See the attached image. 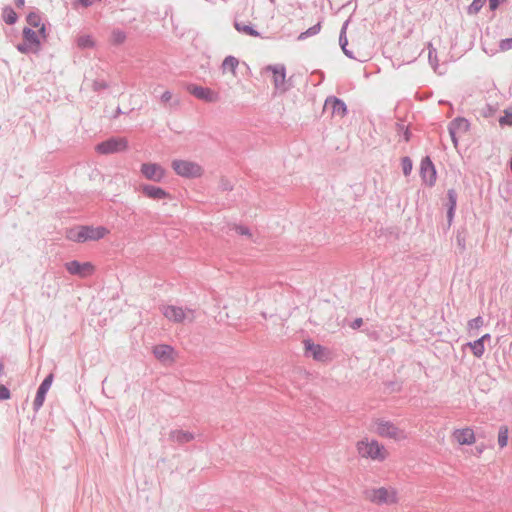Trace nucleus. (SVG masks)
<instances>
[{
    "instance_id": "obj_1",
    "label": "nucleus",
    "mask_w": 512,
    "mask_h": 512,
    "mask_svg": "<svg viewBox=\"0 0 512 512\" xmlns=\"http://www.w3.org/2000/svg\"><path fill=\"white\" fill-rule=\"evenodd\" d=\"M356 449L360 457L371 461L384 462L388 457L385 446L374 438L364 437L358 440Z\"/></svg>"
},
{
    "instance_id": "obj_2",
    "label": "nucleus",
    "mask_w": 512,
    "mask_h": 512,
    "mask_svg": "<svg viewBox=\"0 0 512 512\" xmlns=\"http://www.w3.org/2000/svg\"><path fill=\"white\" fill-rule=\"evenodd\" d=\"M171 168L176 175L185 179H197L204 175V168L192 160L173 159Z\"/></svg>"
},
{
    "instance_id": "obj_3",
    "label": "nucleus",
    "mask_w": 512,
    "mask_h": 512,
    "mask_svg": "<svg viewBox=\"0 0 512 512\" xmlns=\"http://www.w3.org/2000/svg\"><path fill=\"white\" fill-rule=\"evenodd\" d=\"M366 498L376 505H394L399 502L398 491L394 487H377L365 492Z\"/></svg>"
},
{
    "instance_id": "obj_4",
    "label": "nucleus",
    "mask_w": 512,
    "mask_h": 512,
    "mask_svg": "<svg viewBox=\"0 0 512 512\" xmlns=\"http://www.w3.org/2000/svg\"><path fill=\"white\" fill-rule=\"evenodd\" d=\"M16 49L21 54H39L42 50V43L39 41V36L36 31L31 27H23L22 29V42L16 45Z\"/></svg>"
},
{
    "instance_id": "obj_5",
    "label": "nucleus",
    "mask_w": 512,
    "mask_h": 512,
    "mask_svg": "<svg viewBox=\"0 0 512 512\" xmlns=\"http://www.w3.org/2000/svg\"><path fill=\"white\" fill-rule=\"evenodd\" d=\"M128 148L127 138L120 136H111L95 145V151L100 155L121 153L127 151Z\"/></svg>"
},
{
    "instance_id": "obj_6",
    "label": "nucleus",
    "mask_w": 512,
    "mask_h": 512,
    "mask_svg": "<svg viewBox=\"0 0 512 512\" xmlns=\"http://www.w3.org/2000/svg\"><path fill=\"white\" fill-rule=\"evenodd\" d=\"M64 267L69 274L80 278L92 276L96 271V267L92 262H81L76 259L65 262Z\"/></svg>"
},
{
    "instance_id": "obj_7",
    "label": "nucleus",
    "mask_w": 512,
    "mask_h": 512,
    "mask_svg": "<svg viewBox=\"0 0 512 512\" xmlns=\"http://www.w3.org/2000/svg\"><path fill=\"white\" fill-rule=\"evenodd\" d=\"M374 432L383 438H389L397 440L399 439V434L402 431L390 420H385L383 418H376L373 421Z\"/></svg>"
},
{
    "instance_id": "obj_8",
    "label": "nucleus",
    "mask_w": 512,
    "mask_h": 512,
    "mask_svg": "<svg viewBox=\"0 0 512 512\" xmlns=\"http://www.w3.org/2000/svg\"><path fill=\"white\" fill-rule=\"evenodd\" d=\"M263 70L272 73V82L277 90L286 92L290 89L291 85L286 84V66L284 64L267 65Z\"/></svg>"
},
{
    "instance_id": "obj_9",
    "label": "nucleus",
    "mask_w": 512,
    "mask_h": 512,
    "mask_svg": "<svg viewBox=\"0 0 512 512\" xmlns=\"http://www.w3.org/2000/svg\"><path fill=\"white\" fill-rule=\"evenodd\" d=\"M304 355L306 357H312L313 360L318 362H325L329 360V350L318 343H315L311 338H307L303 341Z\"/></svg>"
},
{
    "instance_id": "obj_10",
    "label": "nucleus",
    "mask_w": 512,
    "mask_h": 512,
    "mask_svg": "<svg viewBox=\"0 0 512 512\" xmlns=\"http://www.w3.org/2000/svg\"><path fill=\"white\" fill-rule=\"evenodd\" d=\"M140 172L142 176L153 182L160 183L166 177L165 168L157 162H145L140 166Z\"/></svg>"
},
{
    "instance_id": "obj_11",
    "label": "nucleus",
    "mask_w": 512,
    "mask_h": 512,
    "mask_svg": "<svg viewBox=\"0 0 512 512\" xmlns=\"http://www.w3.org/2000/svg\"><path fill=\"white\" fill-rule=\"evenodd\" d=\"M419 175L427 186L433 187L435 185L437 181V170L429 155L421 159Z\"/></svg>"
},
{
    "instance_id": "obj_12",
    "label": "nucleus",
    "mask_w": 512,
    "mask_h": 512,
    "mask_svg": "<svg viewBox=\"0 0 512 512\" xmlns=\"http://www.w3.org/2000/svg\"><path fill=\"white\" fill-rule=\"evenodd\" d=\"M54 381V374L51 372L45 376L40 385L37 388L36 395L33 401V410L38 412L43 406L48 391L50 390Z\"/></svg>"
},
{
    "instance_id": "obj_13",
    "label": "nucleus",
    "mask_w": 512,
    "mask_h": 512,
    "mask_svg": "<svg viewBox=\"0 0 512 512\" xmlns=\"http://www.w3.org/2000/svg\"><path fill=\"white\" fill-rule=\"evenodd\" d=\"M140 192L147 198L155 201L171 199V194L164 188L143 183L139 186Z\"/></svg>"
},
{
    "instance_id": "obj_14",
    "label": "nucleus",
    "mask_w": 512,
    "mask_h": 512,
    "mask_svg": "<svg viewBox=\"0 0 512 512\" xmlns=\"http://www.w3.org/2000/svg\"><path fill=\"white\" fill-rule=\"evenodd\" d=\"M82 230V235L84 239V243L88 241H98L103 239L106 235L110 233V230L105 226H93V225H80Z\"/></svg>"
},
{
    "instance_id": "obj_15",
    "label": "nucleus",
    "mask_w": 512,
    "mask_h": 512,
    "mask_svg": "<svg viewBox=\"0 0 512 512\" xmlns=\"http://www.w3.org/2000/svg\"><path fill=\"white\" fill-rule=\"evenodd\" d=\"M325 107L331 110L333 116L345 117L349 110L343 99L336 96H328L325 100Z\"/></svg>"
},
{
    "instance_id": "obj_16",
    "label": "nucleus",
    "mask_w": 512,
    "mask_h": 512,
    "mask_svg": "<svg viewBox=\"0 0 512 512\" xmlns=\"http://www.w3.org/2000/svg\"><path fill=\"white\" fill-rule=\"evenodd\" d=\"M188 91L191 95L199 100L206 102H215L218 100V94L208 87H203L197 84H190Z\"/></svg>"
},
{
    "instance_id": "obj_17",
    "label": "nucleus",
    "mask_w": 512,
    "mask_h": 512,
    "mask_svg": "<svg viewBox=\"0 0 512 512\" xmlns=\"http://www.w3.org/2000/svg\"><path fill=\"white\" fill-rule=\"evenodd\" d=\"M153 355L161 362L174 361L176 350L169 344H157L153 347Z\"/></svg>"
},
{
    "instance_id": "obj_18",
    "label": "nucleus",
    "mask_w": 512,
    "mask_h": 512,
    "mask_svg": "<svg viewBox=\"0 0 512 512\" xmlns=\"http://www.w3.org/2000/svg\"><path fill=\"white\" fill-rule=\"evenodd\" d=\"M458 195L454 188L448 189L446 193V202L444 204L446 209V219L449 224H452L457 210Z\"/></svg>"
},
{
    "instance_id": "obj_19",
    "label": "nucleus",
    "mask_w": 512,
    "mask_h": 512,
    "mask_svg": "<svg viewBox=\"0 0 512 512\" xmlns=\"http://www.w3.org/2000/svg\"><path fill=\"white\" fill-rule=\"evenodd\" d=\"M163 315L174 323H182L186 318L185 310L176 305H166L162 309Z\"/></svg>"
},
{
    "instance_id": "obj_20",
    "label": "nucleus",
    "mask_w": 512,
    "mask_h": 512,
    "mask_svg": "<svg viewBox=\"0 0 512 512\" xmlns=\"http://www.w3.org/2000/svg\"><path fill=\"white\" fill-rule=\"evenodd\" d=\"M453 437L460 445H472L476 441L474 430L471 427L455 429Z\"/></svg>"
},
{
    "instance_id": "obj_21",
    "label": "nucleus",
    "mask_w": 512,
    "mask_h": 512,
    "mask_svg": "<svg viewBox=\"0 0 512 512\" xmlns=\"http://www.w3.org/2000/svg\"><path fill=\"white\" fill-rule=\"evenodd\" d=\"M234 28L237 32L251 37H261V33L256 29L255 25L251 22H242L237 19L234 20Z\"/></svg>"
},
{
    "instance_id": "obj_22",
    "label": "nucleus",
    "mask_w": 512,
    "mask_h": 512,
    "mask_svg": "<svg viewBox=\"0 0 512 512\" xmlns=\"http://www.w3.org/2000/svg\"><path fill=\"white\" fill-rule=\"evenodd\" d=\"M169 436L171 440L178 444H186L195 439L194 433L182 429L171 430Z\"/></svg>"
},
{
    "instance_id": "obj_23",
    "label": "nucleus",
    "mask_w": 512,
    "mask_h": 512,
    "mask_svg": "<svg viewBox=\"0 0 512 512\" xmlns=\"http://www.w3.org/2000/svg\"><path fill=\"white\" fill-rule=\"evenodd\" d=\"M26 22L28 24L27 27H31L32 29L38 28L42 24V13L39 9L32 7L31 10L26 14Z\"/></svg>"
},
{
    "instance_id": "obj_24",
    "label": "nucleus",
    "mask_w": 512,
    "mask_h": 512,
    "mask_svg": "<svg viewBox=\"0 0 512 512\" xmlns=\"http://www.w3.org/2000/svg\"><path fill=\"white\" fill-rule=\"evenodd\" d=\"M1 18L7 25H15L19 20V15L10 5H5L2 8Z\"/></svg>"
},
{
    "instance_id": "obj_25",
    "label": "nucleus",
    "mask_w": 512,
    "mask_h": 512,
    "mask_svg": "<svg viewBox=\"0 0 512 512\" xmlns=\"http://www.w3.org/2000/svg\"><path fill=\"white\" fill-rule=\"evenodd\" d=\"M470 122L468 119L462 116H457L453 120H451L448 124V128H451L457 132H468L470 129Z\"/></svg>"
},
{
    "instance_id": "obj_26",
    "label": "nucleus",
    "mask_w": 512,
    "mask_h": 512,
    "mask_svg": "<svg viewBox=\"0 0 512 512\" xmlns=\"http://www.w3.org/2000/svg\"><path fill=\"white\" fill-rule=\"evenodd\" d=\"M238 65H239V59L233 55H228L222 61L221 69H222L223 73L229 71L235 76Z\"/></svg>"
},
{
    "instance_id": "obj_27",
    "label": "nucleus",
    "mask_w": 512,
    "mask_h": 512,
    "mask_svg": "<svg viewBox=\"0 0 512 512\" xmlns=\"http://www.w3.org/2000/svg\"><path fill=\"white\" fill-rule=\"evenodd\" d=\"M127 39V34L124 30L119 28H114L111 31L109 42L113 46H120L125 43Z\"/></svg>"
},
{
    "instance_id": "obj_28",
    "label": "nucleus",
    "mask_w": 512,
    "mask_h": 512,
    "mask_svg": "<svg viewBox=\"0 0 512 512\" xmlns=\"http://www.w3.org/2000/svg\"><path fill=\"white\" fill-rule=\"evenodd\" d=\"M466 347H469L472 354L476 357V358H481L484 353H485V345L482 344V342H480L478 339L474 340V341H470V342H466L464 345H463V348H466Z\"/></svg>"
},
{
    "instance_id": "obj_29",
    "label": "nucleus",
    "mask_w": 512,
    "mask_h": 512,
    "mask_svg": "<svg viewBox=\"0 0 512 512\" xmlns=\"http://www.w3.org/2000/svg\"><path fill=\"white\" fill-rule=\"evenodd\" d=\"M81 226L77 225L67 230L66 238L76 243H84Z\"/></svg>"
},
{
    "instance_id": "obj_30",
    "label": "nucleus",
    "mask_w": 512,
    "mask_h": 512,
    "mask_svg": "<svg viewBox=\"0 0 512 512\" xmlns=\"http://www.w3.org/2000/svg\"><path fill=\"white\" fill-rule=\"evenodd\" d=\"M498 445L501 449L505 448L509 442V428L507 425H501L498 430Z\"/></svg>"
},
{
    "instance_id": "obj_31",
    "label": "nucleus",
    "mask_w": 512,
    "mask_h": 512,
    "mask_svg": "<svg viewBox=\"0 0 512 512\" xmlns=\"http://www.w3.org/2000/svg\"><path fill=\"white\" fill-rule=\"evenodd\" d=\"M96 45L94 38L89 34L81 35L77 38V46L80 49H90Z\"/></svg>"
},
{
    "instance_id": "obj_32",
    "label": "nucleus",
    "mask_w": 512,
    "mask_h": 512,
    "mask_svg": "<svg viewBox=\"0 0 512 512\" xmlns=\"http://www.w3.org/2000/svg\"><path fill=\"white\" fill-rule=\"evenodd\" d=\"M484 325V319L482 316H477L468 321L467 327L470 336H475L477 333L474 330L480 329Z\"/></svg>"
},
{
    "instance_id": "obj_33",
    "label": "nucleus",
    "mask_w": 512,
    "mask_h": 512,
    "mask_svg": "<svg viewBox=\"0 0 512 512\" xmlns=\"http://www.w3.org/2000/svg\"><path fill=\"white\" fill-rule=\"evenodd\" d=\"M349 23H350V19L345 20L344 23L342 24L341 29H340V33H339V46H340L342 51L344 49H346L347 46H348L347 28H348Z\"/></svg>"
},
{
    "instance_id": "obj_34",
    "label": "nucleus",
    "mask_w": 512,
    "mask_h": 512,
    "mask_svg": "<svg viewBox=\"0 0 512 512\" xmlns=\"http://www.w3.org/2000/svg\"><path fill=\"white\" fill-rule=\"evenodd\" d=\"M396 132L405 142H409L412 138L410 128L403 123H396Z\"/></svg>"
},
{
    "instance_id": "obj_35",
    "label": "nucleus",
    "mask_w": 512,
    "mask_h": 512,
    "mask_svg": "<svg viewBox=\"0 0 512 512\" xmlns=\"http://www.w3.org/2000/svg\"><path fill=\"white\" fill-rule=\"evenodd\" d=\"M321 21L309 27L307 30L301 32L298 36V40H305L308 37L317 35L321 30Z\"/></svg>"
},
{
    "instance_id": "obj_36",
    "label": "nucleus",
    "mask_w": 512,
    "mask_h": 512,
    "mask_svg": "<svg viewBox=\"0 0 512 512\" xmlns=\"http://www.w3.org/2000/svg\"><path fill=\"white\" fill-rule=\"evenodd\" d=\"M466 235L467 229L465 227H461L457 230L456 243L461 252L466 249Z\"/></svg>"
},
{
    "instance_id": "obj_37",
    "label": "nucleus",
    "mask_w": 512,
    "mask_h": 512,
    "mask_svg": "<svg viewBox=\"0 0 512 512\" xmlns=\"http://www.w3.org/2000/svg\"><path fill=\"white\" fill-rule=\"evenodd\" d=\"M428 49H429V53H428L429 64L432 66L434 71H437V68L439 66L438 57H437V50H436V48H434L432 46L431 43L428 44Z\"/></svg>"
},
{
    "instance_id": "obj_38",
    "label": "nucleus",
    "mask_w": 512,
    "mask_h": 512,
    "mask_svg": "<svg viewBox=\"0 0 512 512\" xmlns=\"http://www.w3.org/2000/svg\"><path fill=\"white\" fill-rule=\"evenodd\" d=\"M498 121L501 127H512V109L506 108L504 114L499 117Z\"/></svg>"
},
{
    "instance_id": "obj_39",
    "label": "nucleus",
    "mask_w": 512,
    "mask_h": 512,
    "mask_svg": "<svg viewBox=\"0 0 512 512\" xmlns=\"http://www.w3.org/2000/svg\"><path fill=\"white\" fill-rule=\"evenodd\" d=\"M401 168L404 176H409L413 170V161L409 156L401 158Z\"/></svg>"
},
{
    "instance_id": "obj_40",
    "label": "nucleus",
    "mask_w": 512,
    "mask_h": 512,
    "mask_svg": "<svg viewBox=\"0 0 512 512\" xmlns=\"http://www.w3.org/2000/svg\"><path fill=\"white\" fill-rule=\"evenodd\" d=\"M487 0H473L467 7V13L469 15H476L480 12Z\"/></svg>"
},
{
    "instance_id": "obj_41",
    "label": "nucleus",
    "mask_w": 512,
    "mask_h": 512,
    "mask_svg": "<svg viewBox=\"0 0 512 512\" xmlns=\"http://www.w3.org/2000/svg\"><path fill=\"white\" fill-rule=\"evenodd\" d=\"M49 23H44L41 26L37 28L36 34L39 36V41L43 44V42H46L49 37V30H48Z\"/></svg>"
},
{
    "instance_id": "obj_42",
    "label": "nucleus",
    "mask_w": 512,
    "mask_h": 512,
    "mask_svg": "<svg viewBox=\"0 0 512 512\" xmlns=\"http://www.w3.org/2000/svg\"><path fill=\"white\" fill-rule=\"evenodd\" d=\"M233 230L238 235H241V236H246V237H251L252 236V232H251L250 228L248 226H246V225H243V224H234Z\"/></svg>"
},
{
    "instance_id": "obj_43",
    "label": "nucleus",
    "mask_w": 512,
    "mask_h": 512,
    "mask_svg": "<svg viewBox=\"0 0 512 512\" xmlns=\"http://www.w3.org/2000/svg\"><path fill=\"white\" fill-rule=\"evenodd\" d=\"M497 112V108L489 103H486L485 106L481 110V115L484 118H491L493 117Z\"/></svg>"
},
{
    "instance_id": "obj_44",
    "label": "nucleus",
    "mask_w": 512,
    "mask_h": 512,
    "mask_svg": "<svg viewBox=\"0 0 512 512\" xmlns=\"http://www.w3.org/2000/svg\"><path fill=\"white\" fill-rule=\"evenodd\" d=\"M109 87V84L102 79H96L93 81L92 88L95 92H100L102 90H105Z\"/></svg>"
},
{
    "instance_id": "obj_45",
    "label": "nucleus",
    "mask_w": 512,
    "mask_h": 512,
    "mask_svg": "<svg viewBox=\"0 0 512 512\" xmlns=\"http://www.w3.org/2000/svg\"><path fill=\"white\" fill-rule=\"evenodd\" d=\"M9 399H11L10 389L6 385L0 383V401H6Z\"/></svg>"
},
{
    "instance_id": "obj_46",
    "label": "nucleus",
    "mask_w": 512,
    "mask_h": 512,
    "mask_svg": "<svg viewBox=\"0 0 512 512\" xmlns=\"http://www.w3.org/2000/svg\"><path fill=\"white\" fill-rule=\"evenodd\" d=\"M499 48L501 51L512 49V37L501 39L499 42Z\"/></svg>"
},
{
    "instance_id": "obj_47",
    "label": "nucleus",
    "mask_w": 512,
    "mask_h": 512,
    "mask_svg": "<svg viewBox=\"0 0 512 512\" xmlns=\"http://www.w3.org/2000/svg\"><path fill=\"white\" fill-rule=\"evenodd\" d=\"M385 386L391 392H400L402 389L401 384L397 383L396 381H388L385 383Z\"/></svg>"
},
{
    "instance_id": "obj_48",
    "label": "nucleus",
    "mask_w": 512,
    "mask_h": 512,
    "mask_svg": "<svg viewBox=\"0 0 512 512\" xmlns=\"http://www.w3.org/2000/svg\"><path fill=\"white\" fill-rule=\"evenodd\" d=\"M219 187L223 192H229L233 190V185L229 180L225 178L221 179Z\"/></svg>"
},
{
    "instance_id": "obj_49",
    "label": "nucleus",
    "mask_w": 512,
    "mask_h": 512,
    "mask_svg": "<svg viewBox=\"0 0 512 512\" xmlns=\"http://www.w3.org/2000/svg\"><path fill=\"white\" fill-rule=\"evenodd\" d=\"M506 1L507 0H489V9L491 11H496Z\"/></svg>"
},
{
    "instance_id": "obj_50",
    "label": "nucleus",
    "mask_w": 512,
    "mask_h": 512,
    "mask_svg": "<svg viewBox=\"0 0 512 512\" xmlns=\"http://www.w3.org/2000/svg\"><path fill=\"white\" fill-rule=\"evenodd\" d=\"M363 325V319L361 317H356L353 319V321L350 323V327L353 330H358Z\"/></svg>"
},
{
    "instance_id": "obj_51",
    "label": "nucleus",
    "mask_w": 512,
    "mask_h": 512,
    "mask_svg": "<svg viewBox=\"0 0 512 512\" xmlns=\"http://www.w3.org/2000/svg\"><path fill=\"white\" fill-rule=\"evenodd\" d=\"M448 132H449L451 141L453 142L454 146H457L458 143H459V139H458V136H457L458 132L453 130V129H451V128H448Z\"/></svg>"
},
{
    "instance_id": "obj_52",
    "label": "nucleus",
    "mask_w": 512,
    "mask_h": 512,
    "mask_svg": "<svg viewBox=\"0 0 512 512\" xmlns=\"http://www.w3.org/2000/svg\"><path fill=\"white\" fill-rule=\"evenodd\" d=\"M172 98V93L171 91L169 90H166L162 93V95L160 96V100L162 103H167L171 100Z\"/></svg>"
},
{
    "instance_id": "obj_53",
    "label": "nucleus",
    "mask_w": 512,
    "mask_h": 512,
    "mask_svg": "<svg viewBox=\"0 0 512 512\" xmlns=\"http://www.w3.org/2000/svg\"><path fill=\"white\" fill-rule=\"evenodd\" d=\"M342 52H343V53H344V55H345L346 57H348L349 59L357 60V58H356V56L354 55V52H353L352 50H350V49L346 48V49H344ZM358 61H359V59H358ZM360 62H364V60H360Z\"/></svg>"
},
{
    "instance_id": "obj_54",
    "label": "nucleus",
    "mask_w": 512,
    "mask_h": 512,
    "mask_svg": "<svg viewBox=\"0 0 512 512\" xmlns=\"http://www.w3.org/2000/svg\"><path fill=\"white\" fill-rule=\"evenodd\" d=\"M480 342H482L483 345H485L486 341H489L491 339V335L489 333H486L482 335L481 337L477 338Z\"/></svg>"
},
{
    "instance_id": "obj_55",
    "label": "nucleus",
    "mask_w": 512,
    "mask_h": 512,
    "mask_svg": "<svg viewBox=\"0 0 512 512\" xmlns=\"http://www.w3.org/2000/svg\"><path fill=\"white\" fill-rule=\"evenodd\" d=\"M17 8H23L25 6V0H13Z\"/></svg>"
},
{
    "instance_id": "obj_56",
    "label": "nucleus",
    "mask_w": 512,
    "mask_h": 512,
    "mask_svg": "<svg viewBox=\"0 0 512 512\" xmlns=\"http://www.w3.org/2000/svg\"><path fill=\"white\" fill-rule=\"evenodd\" d=\"M483 449H484L483 446H476L475 447V450H476L475 455L476 456H480L482 454V452H483Z\"/></svg>"
},
{
    "instance_id": "obj_57",
    "label": "nucleus",
    "mask_w": 512,
    "mask_h": 512,
    "mask_svg": "<svg viewBox=\"0 0 512 512\" xmlns=\"http://www.w3.org/2000/svg\"><path fill=\"white\" fill-rule=\"evenodd\" d=\"M4 375V362L0 360V376Z\"/></svg>"
},
{
    "instance_id": "obj_58",
    "label": "nucleus",
    "mask_w": 512,
    "mask_h": 512,
    "mask_svg": "<svg viewBox=\"0 0 512 512\" xmlns=\"http://www.w3.org/2000/svg\"><path fill=\"white\" fill-rule=\"evenodd\" d=\"M120 114H123V111L121 110L120 107H117V109L115 110V114H114V117H118Z\"/></svg>"
},
{
    "instance_id": "obj_59",
    "label": "nucleus",
    "mask_w": 512,
    "mask_h": 512,
    "mask_svg": "<svg viewBox=\"0 0 512 512\" xmlns=\"http://www.w3.org/2000/svg\"><path fill=\"white\" fill-rule=\"evenodd\" d=\"M452 224H449V220H447V224L443 226L444 233H447V231L450 229Z\"/></svg>"
}]
</instances>
